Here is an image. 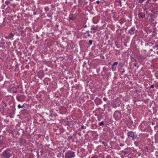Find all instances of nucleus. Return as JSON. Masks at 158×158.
<instances>
[{
  "label": "nucleus",
  "mask_w": 158,
  "mask_h": 158,
  "mask_svg": "<svg viewBox=\"0 0 158 158\" xmlns=\"http://www.w3.org/2000/svg\"><path fill=\"white\" fill-rule=\"evenodd\" d=\"M75 156L74 152L73 151H68L65 154V158H73Z\"/></svg>",
  "instance_id": "1"
},
{
  "label": "nucleus",
  "mask_w": 158,
  "mask_h": 158,
  "mask_svg": "<svg viewBox=\"0 0 158 158\" xmlns=\"http://www.w3.org/2000/svg\"><path fill=\"white\" fill-rule=\"evenodd\" d=\"M1 155L2 157H4L6 158H9L11 156L10 153L6 151L4 152Z\"/></svg>",
  "instance_id": "2"
},
{
  "label": "nucleus",
  "mask_w": 158,
  "mask_h": 158,
  "mask_svg": "<svg viewBox=\"0 0 158 158\" xmlns=\"http://www.w3.org/2000/svg\"><path fill=\"white\" fill-rule=\"evenodd\" d=\"M128 136L129 137L131 138L132 139H133L135 137L134 133L132 131L129 132L128 133Z\"/></svg>",
  "instance_id": "3"
},
{
  "label": "nucleus",
  "mask_w": 158,
  "mask_h": 158,
  "mask_svg": "<svg viewBox=\"0 0 158 158\" xmlns=\"http://www.w3.org/2000/svg\"><path fill=\"white\" fill-rule=\"evenodd\" d=\"M138 16L139 18H143L145 17V15L143 13H140L138 14Z\"/></svg>",
  "instance_id": "4"
},
{
  "label": "nucleus",
  "mask_w": 158,
  "mask_h": 158,
  "mask_svg": "<svg viewBox=\"0 0 158 158\" xmlns=\"http://www.w3.org/2000/svg\"><path fill=\"white\" fill-rule=\"evenodd\" d=\"M118 62H115L112 65V69L113 70L114 67L115 65H116L118 64Z\"/></svg>",
  "instance_id": "5"
},
{
  "label": "nucleus",
  "mask_w": 158,
  "mask_h": 158,
  "mask_svg": "<svg viewBox=\"0 0 158 158\" xmlns=\"http://www.w3.org/2000/svg\"><path fill=\"white\" fill-rule=\"evenodd\" d=\"M13 36V35L12 33H10L9 35V36L8 37V38L9 39H11L12 38Z\"/></svg>",
  "instance_id": "6"
},
{
  "label": "nucleus",
  "mask_w": 158,
  "mask_h": 158,
  "mask_svg": "<svg viewBox=\"0 0 158 158\" xmlns=\"http://www.w3.org/2000/svg\"><path fill=\"white\" fill-rule=\"evenodd\" d=\"M24 106V105H23L22 106H21V105L20 104H19L18 105V108H22Z\"/></svg>",
  "instance_id": "7"
},
{
  "label": "nucleus",
  "mask_w": 158,
  "mask_h": 158,
  "mask_svg": "<svg viewBox=\"0 0 158 158\" xmlns=\"http://www.w3.org/2000/svg\"><path fill=\"white\" fill-rule=\"evenodd\" d=\"M104 124V122L103 121H102L99 123V125L100 126Z\"/></svg>",
  "instance_id": "8"
},
{
  "label": "nucleus",
  "mask_w": 158,
  "mask_h": 158,
  "mask_svg": "<svg viewBox=\"0 0 158 158\" xmlns=\"http://www.w3.org/2000/svg\"><path fill=\"white\" fill-rule=\"evenodd\" d=\"M10 1L9 0H6L5 2V3L6 5H8Z\"/></svg>",
  "instance_id": "9"
},
{
  "label": "nucleus",
  "mask_w": 158,
  "mask_h": 158,
  "mask_svg": "<svg viewBox=\"0 0 158 158\" xmlns=\"http://www.w3.org/2000/svg\"><path fill=\"white\" fill-rule=\"evenodd\" d=\"M139 2V3H142L143 1V0H137Z\"/></svg>",
  "instance_id": "10"
},
{
  "label": "nucleus",
  "mask_w": 158,
  "mask_h": 158,
  "mask_svg": "<svg viewBox=\"0 0 158 158\" xmlns=\"http://www.w3.org/2000/svg\"><path fill=\"white\" fill-rule=\"evenodd\" d=\"M16 99L18 101H20V98L19 97L17 96L16 97Z\"/></svg>",
  "instance_id": "11"
},
{
  "label": "nucleus",
  "mask_w": 158,
  "mask_h": 158,
  "mask_svg": "<svg viewBox=\"0 0 158 158\" xmlns=\"http://www.w3.org/2000/svg\"><path fill=\"white\" fill-rule=\"evenodd\" d=\"M96 2L97 4H99L100 3V2L99 1H96Z\"/></svg>",
  "instance_id": "12"
},
{
  "label": "nucleus",
  "mask_w": 158,
  "mask_h": 158,
  "mask_svg": "<svg viewBox=\"0 0 158 158\" xmlns=\"http://www.w3.org/2000/svg\"><path fill=\"white\" fill-rule=\"evenodd\" d=\"M150 1V0H148L147 2H146V3H148Z\"/></svg>",
  "instance_id": "13"
},
{
  "label": "nucleus",
  "mask_w": 158,
  "mask_h": 158,
  "mask_svg": "<svg viewBox=\"0 0 158 158\" xmlns=\"http://www.w3.org/2000/svg\"><path fill=\"white\" fill-rule=\"evenodd\" d=\"M89 43L90 44H92V41L91 40H89Z\"/></svg>",
  "instance_id": "14"
},
{
  "label": "nucleus",
  "mask_w": 158,
  "mask_h": 158,
  "mask_svg": "<svg viewBox=\"0 0 158 158\" xmlns=\"http://www.w3.org/2000/svg\"><path fill=\"white\" fill-rule=\"evenodd\" d=\"M83 127H84V126H82L81 127V128H83Z\"/></svg>",
  "instance_id": "15"
},
{
  "label": "nucleus",
  "mask_w": 158,
  "mask_h": 158,
  "mask_svg": "<svg viewBox=\"0 0 158 158\" xmlns=\"http://www.w3.org/2000/svg\"><path fill=\"white\" fill-rule=\"evenodd\" d=\"M154 2L156 1L157 0H153Z\"/></svg>",
  "instance_id": "16"
},
{
  "label": "nucleus",
  "mask_w": 158,
  "mask_h": 158,
  "mask_svg": "<svg viewBox=\"0 0 158 158\" xmlns=\"http://www.w3.org/2000/svg\"><path fill=\"white\" fill-rule=\"evenodd\" d=\"M151 87H152V88H153V86H151Z\"/></svg>",
  "instance_id": "17"
},
{
  "label": "nucleus",
  "mask_w": 158,
  "mask_h": 158,
  "mask_svg": "<svg viewBox=\"0 0 158 158\" xmlns=\"http://www.w3.org/2000/svg\"><path fill=\"white\" fill-rule=\"evenodd\" d=\"M135 144H136V142H135Z\"/></svg>",
  "instance_id": "18"
},
{
  "label": "nucleus",
  "mask_w": 158,
  "mask_h": 158,
  "mask_svg": "<svg viewBox=\"0 0 158 158\" xmlns=\"http://www.w3.org/2000/svg\"><path fill=\"white\" fill-rule=\"evenodd\" d=\"M135 144H136V142H135Z\"/></svg>",
  "instance_id": "19"
}]
</instances>
